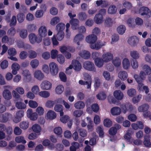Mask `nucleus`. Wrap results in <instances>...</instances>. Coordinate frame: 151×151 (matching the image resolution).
<instances>
[{"label":"nucleus","mask_w":151,"mask_h":151,"mask_svg":"<svg viewBox=\"0 0 151 151\" xmlns=\"http://www.w3.org/2000/svg\"><path fill=\"white\" fill-rule=\"evenodd\" d=\"M120 107L124 114H126L127 111L131 112L135 109V107L129 103L122 104L121 105Z\"/></svg>","instance_id":"f257e3e1"},{"label":"nucleus","mask_w":151,"mask_h":151,"mask_svg":"<svg viewBox=\"0 0 151 151\" xmlns=\"http://www.w3.org/2000/svg\"><path fill=\"white\" fill-rule=\"evenodd\" d=\"M83 66L86 70L93 72L96 71V69L93 62L89 61H86L83 63Z\"/></svg>","instance_id":"f03ea898"},{"label":"nucleus","mask_w":151,"mask_h":151,"mask_svg":"<svg viewBox=\"0 0 151 151\" xmlns=\"http://www.w3.org/2000/svg\"><path fill=\"white\" fill-rule=\"evenodd\" d=\"M50 72L52 76L57 75L59 72L58 65L54 62H51L49 64Z\"/></svg>","instance_id":"7ed1b4c3"},{"label":"nucleus","mask_w":151,"mask_h":151,"mask_svg":"<svg viewBox=\"0 0 151 151\" xmlns=\"http://www.w3.org/2000/svg\"><path fill=\"white\" fill-rule=\"evenodd\" d=\"M139 42V39L136 36L129 37L127 41L128 44L132 47H136Z\"/></svg>","instance_id":"20e7f679"},{"label":"nucleus","mask_w":151,"mask_h":151,"mask_svg":"<svg viewBox=\"0 0 151 151\" xmlns=\"http://www.w3.org/2000/svg\"><path fill=\"white\" fill-rule=\"evenodd\" d=\"M22 74L23 76V81L26 83L30 82L32 80V76L29 71L27 69L23 70Z\"/></svg>","instance_id":"39448f33"},{"label":"nucleus","mask_w":151,"mask_h":151,"mask_svg":"<svg viewBox=\"0 0 151 151\" xmlns=\"http://www.w3.org/2000/svg\"><path fill=\"white\" fill-rule=\"evenodd\" d=\"M112 53L110 52H107L104 53L101 56V58L105 63L110 62L113 58Z\"/></svg>","instance_id":"423d86ee"},{"label":"nucleus","mask_w":151,"mask_h":151,"mask_svg":"<svg viewBox=\"0 0 151 151\" xmlns=\"http://www.w3.org/2000/svg\"><path fill=\"white\" fill-rule=\"evenodd\" d=\"M146 75H147L144 71L141 70L140 72L139 76L137 74H135L134 78L137 83H140L145 79Z\"/></svg>","instance_id":"0eeeda50"},{"label":"nucleus","mask_w":151,"mask_h":151,"mask_svg":"<svg viewBox=\"0 0 151 151\" xmlns=\"http://www.w3.org/2000/svg\"><path fill=\"white\" fill-rule=\"evenodd\" d=\"M139 13L142 16L146 15L148 18L151 16V11L147 7L143 6L141 7Z\"/></svg>","instance_id":"6e6552de"},{"label":"nucleus","mask_w":151,"mask_h":151,"mask_svg":"<svg viewBox=\"0 0 151 151\" xmlns=\"http://www.w3.org/2000/svg\"><path fill=\"white\" fill-rule=\"evenodd\" d=\"M41 89L43 90H50L52 87V84L50 82L44 80L43 81L40 85Z\"/></svg>","instance_id":"1a4fd4ad"},{"label":"nucleus","mask_w":151,"mask_h":151,"mask_svg":"<svg viewBox=\"0 0 151 151\" xmlns=\"http://www.w3.org/2000/svg\"><path fill=\"white\" fill-rule=\"evenodd\" d=\"M33 76L35 79L40 81L43 80L45 78L44 73L39 70H35L33 73Z\"/></svg>","instance_id":"9d476101"},{"label":"nucleus","mask_w":151,"mask_h":151,"mask_svg":"<svg viewBox=\"0 0 151 151\" xmlns=\"http://www.w3.org/2000/svg\"><path fill=\"white\" fill-rule=\"evenodd\" d=\"M27 117L31 120L35 121L37 119L38 115L36 112H33L32 109H28L27 111Z\"/></svg>","instance_id":"9b49d317"},{"label":"nucleus","mask_w":151,"mask_h":151,"mask_svg":"<svg viewBox=\"0 0 151 151\" xmlns=\"http://www.w3.org/2000/svg\"><path fill=\"white\" fill-rule=\"evenodd\" d=\"M12 116L8 113L0 115V122H6L12 118Z\"/></svg>","instance_id":"f8f14e48"},{"label":"nucleus","mask_w":151,"mask_h":151,"mask_svg":"<svg viewBox=\"0 0 151 151\" xmlns=\"http://www.w3.org/2000/svg\"><path fill=\"white\" fill-rule=\"evenodd\" d=\"M97 39V36L93 34H90L86 36L85 40L86 42L91 44L96 42Z\"/></svg>","instance_id":"ddd939ff"},{"label":"nucleus","mask_w":151,"mask_h":151,"mask_svg":"<svg viewBox=\"0 0 151 151\" xmlns=\"http://www.w3.org/2000/svg\"><path fill=\"white\" fill-rule=\"evenodd\" d=\"M38 32L39 36L45 37L47 35V29L46 27L45 26H40L38 29Z\"/></svg>","instance_id":"4468645a"},{"label":"nucleus","mask_w":151,"mask_h":151,"mask_svg":"<svg viewBox=\"0 0 151 151\" xmlns=\"http://www.w3.org/2000/svg\"><path fill=\"white\" fill-rule=\"evenodd\" d=\"M138 83V84L137 86V89L139 92L145 91L146 94L149 93V89L147 86L144 85L142 82Z\"/></svg>","instance_id":"2eb2a0df"},{"label":"nucleus","mask_w":151,"mask_h":151,"mask_svg":"<svg viewBox=\"0 0 151 151\" xmlns=\"http://www.w3.org/2000/svg\"><path fill=\"white\" fill-rule=\"evenodd\" d=\"M71 65L73 68L76 71H79L81 69V65L78 60H72Z\"/></svg>","instance_id":"dca6fc26"},{"label":"nucleus","mask_w":151,"mask_h":151,"mask_svg":"<svg viewBox=\"0 0 151 151\" xmlns=\"http://www.w3.org/2000/svg\"><path fill=\"white\" fill-rule=\"evenodd\" d=\"M69 22L73 30L77 29L79 27V21L76 19H71Z\"/></svg>","instance_id":"f3484780"},{"label":"nucleus","mask_w":151,"mask_h":151,"mask_svg":"<svg viewBox=\"0 0 151 151\" xmlns=\"http://www.w3.org/2000/svg\"><path fill=\"white\" fill-rule=\"evenodd\" d=\"M131 127L134 130H137L138 129H143L144 127V125L142 122L138 121L136 123L132 124Z\"/></svg>","instance_id":"a211bd4d"},{"label":"nucleus","mask_w":151,"mask_h":151,"mask_svg":"<svg viewBox=\"0 0 151 151\" xmlns=\"http://www.w3.org/2000/svg\"><path fill=\"white\" fill-rule=\"evenodd\" d=\"M113 95L115 98L118 100H121L124 97L123 93L120 90L115 91L114 92Z\"/></svg>","instance_id":"6ab92c4d"},{"label":"nucleus","mask_w":151,"mask_h":151,"mask_svg":"<svg viewBox=\"0 0 151 151\" xmlns=\"http://www.w3.org/2000/svg\"><path fill=\"white\" fill-rule=\"evenodd\" d=\"M12 69V73L14 75H16L17 73V71L19 70L20 66L17 63H13L11 67Z\"/></svg>","instance_id":"aec40b11"},{"label":"nucleus","mask_w":151,"mask_h":151,"mask_svg":"<svg viewBox=\"0 0 151 151\" xmlns=\"http://www.w3.org/2000/svg\"><path fill=\"white\" fill-rule=\"evenodd\" d=\"M84 38V36L82 34L78 33L76 34L74 38L73 41L76 43L78 45H80V42L82 41Z\"/></svg>","instance_id":"412c9836"},{"label":"nucleus","mask_w":151,"mask_h":151,"mask_svg":"<svg viewBox=\"0 0 151 151\" xmlns=\"http://www.w3.org/2000/svg\"><path fill=\"white\" fill-rule=\"evenodd\" d=\"M97 6H100L101 8H106L109 5V2L105 0H97L96 1Z\"/></svg>","instance_id":"4be33fe9"},{"label":"nucleus","mask_w":151,"mask_h":151,"mask_svg":"<svg viewBox=\"0 0 151 151\" xmlns=\"http://www.w3.org/2000/svg\"><path fill=\"white\" fill-rule=\"evenodd\" d=\"M56 117V113L52 110H50L47 112L45 116L47 119L53 120Z\"/></svg>","instance_id":"5701e85b"},{"label":"nucleus","mask_w":151,"mask_h":151,"mask_svg":"<svg viewBox=\"0 0 151 151\" xmlns=\"http://www.w3.org/2000/svg\"><path fill=\"white\" fill-rule=\"evenodd\" d=\"M110 112L112 115L117 116L121 114V109L119 107L115 106L112 107L111 109Z\"/></svg>","instance_id":"b1692460"},{"label":"nucleus","mask_w":151,"mask_h":151,"mask_svg":"<svg viewBox=\"0 0 151 151\" xmlns=\"http://www.w3.org/2000/svg\"><path fill=\"white\" fill-rule=\"evenodd\" d=\"M31 129L34 132L38 134L39 135L40 134L42 128L39 124H35L33 125L32 126Z\"/></svg>","instance_id":"393cba45"},{"label":"nucleus","mask_w":151,"mask_h":151,"mask_svg":"<svg viewBox=\"0 0 151 151\" xmlns=\"http://www.w3.org/2000/svg\"><path fill=\"white\" fill-rule=\"evenodd\" d=\"M79 55L83 58L86 59H88L91 56V54L89 52L86 50L81 51L79 53Z\"/></svg>","instance_id":"a878e982"},{"label":"nucleus","mask_w":151,"mask_h":151,"mask_svg":"<svg viewBox=\"0 0 151 151\" xmlns=\"http://www.w3.org/2000/svg\"><path fill=\"white\" fill-rule=\"evenodd\" d=\"M63 107L62 105L57 104L55 106L54 110L55 111L60 113V116H62L64 115V114L63 112Z\"/></svg>","instance_id":"bb28decb"},{"label":"nucleus","mask_w":151,"mask_h":151,"mask_svg":"<svg viewBox=\"0 0 151 151\" xmlns=\"http://www.w3.org/2000/svg\"><path fill=\"white\" fill-rule=\"evenodd\" d=\"M74 106L76 109L80 110L84 108L85 104L83 101H78L74 104Z\"/></svg>","instance_id":"cd10ccee"},{"label":"nucleus","mask_w":151,"mask_h":151,"mask_svg":"<svg viewBox=\"0 0 151 151\" xmlns=\"http://www.w3.org/2000/svg\"><path fill=\"white\" fill-rule=\"evenodd\" d=\"M118 77L122 80L124 81L127 78L128 75L124 71H120L118 74Z\"/></svg>","instance_id":"c85d7f7f"},{"label":"nucleus","mask_w":151,"mask_h":151,"mask_svg":"<svg viewBox=\"0 0 151 151\" xmlns=\"http://www.w3.org/2000/svg\"><path fill=\"white\" fill-rule=\"evenodd\" d=\"M2 94L3 97L6 99L9 100L12 98L11 93L8 90H4L3 91Z\"/></svg>","instance_id":"c756f323"},{"label":"nucleus","mask_w":151,"mask_h":151,"mask_svg":"<svg viewBox=\"0 0 151 151\" xmlns=\"http://www.w3.org/2000/svg\"><path fill=\"white\" fill-rule=\"evenodd\" d=\"M94 20L97 24H101L103 21V17L101 14H97L95 15Z\"/></svg>","instance_id":"7c9ffc66"},{"label":"nucleus","mask_w":151,"mask_h":151,"mask_svg":"<svg viewBox=\"0 0 151 151\" xmlns=\"http://www.w3.org/2000/svg\"><path fill=\"white\" fill-rule=\"evenodd\" d=\"M78 19L81 21H84L88 17V15L84 12H80L77 15Z\"/></svg>","instance_id":"2f4dec72"},{"label":"nucleus","mask_w":151,"mask_h":151,"mask_svg":"<svg viewBox=\"0 0 151 151\" xmlns=\"http://www.w3.org/2000/svg\"><path fill=\"white\" fill-rule=\"evenodd\" d=\"M149 108V106L148 104H145L139 106L137 109L139 112H144L147 110Z\"/></svg>","instance_id":"473e14b6"},{"label":"nucleus","mask_w":151,"mask_h":151,"mask_svg":"<svg viewBox=\"0 0 151 151\" xmlns=\"http://www.w3.org/2000/svg\"><path fill=\"white\" fill-rule=\"evenodd\" d=\"M129 55L134 60L137 59L139 58V53L136 50H133L130 51Z\"/></svg>","instance_id":"72a5a7b5"},{"label":"nucleus","mask_w":151,"mask_h":151,"mask_svg":"<svg viewBox=\"0 0 151 151\" xmlns=\"http://www.w3.org/2000/svg\"><path fill=\"white\" fill-rule=\"evenodd\" d=\"M123 67L124 69L127 70L130 67V64L129 60L127 58H124L122 61Z\"/></svg>","instance_id":"f704fd0d"},{"label":"nucleus","mask_w":151,"mask_h":151,"mask_svg":"<svg viewBox=\"0 0 151 151\" xmlns=\"http://www.w3.org/2000/svg\"><path fill=\"white\" fill-rule=\"evenodd\" d=\"M117 11V9L114 5H111L108 8V13L109 14H115Z\"/></svg>","instance_id":"c9c22d12"},{"label":"nucleus","mask_w":151,"mask_h":151,"mask_svg":"<svg viewBox=\"0 0 151 151\" xmlns=\"http://www.w3.org/2000/svg\"><path fill=\"white\" fill-rule=\"evenodd\" d=\"M39 60L36 59L32 60L30 63V65L33 69L36 68L39 66Z\"/></svg>","instance_id":"e433bc0d"},{"label":"nucleus","mask_w":151,"mask_h":151,"mask_svg":"<svg viewBox=\"0 0 151 151\" xmlns=\"http://www.w3.org/2000/svg\"><path fill=\"white\" fill-rule=\"evenodd\" d=\"M19 35L20 37L22 39H26L28 35V32L26 29H23L19 31Z\"/></svg>","instance_id":"4c0bfd02"},{"label":"nucleus","mask_w":151,"mask_h":151,"mask_svg":"<svg viewBox=\"0 0 151 151\" xmlns=\"http://www.w3.org/2000/svg\"><path fill=\"white\" fill-rule=\"evenodd\" d=\"M150 136L148 135H146L144 137L143 143L146 147H150L151 145L150 142Z\"/></svg>","instance_id":"58836bf2"},{"label":"nucleus","mask_w":151,"mask_h":151,"mask_svg":"<svg viewBox=\"0 0 151 151\" xmlns=\"http://www.w3.org/2000/svg\"><path fill=\"white\" fill-rule=\"evenodd\" d=\"M94 62L95 65L99 68L103 67L104 63L102 58H101L96 59Z\"/></svg>","instance_id":"ea45409f"},{"label":"nucleus","mask_w":151,"mask_h":151,"mask_svg":"<svg viewBox=\"0 0 151 151\" xmlns=\"http://www.w3.org/2000/svg\"><path fill=\"white\" fill-rule=\"evenodd\" d=\"M83 76L85 80H87L88 82V86L87 87L88 89L90 88L91 83V78L90 75L87 73H85L84 74Z\"/></svg>","instance_id":"a19ab883"},{"label":"nucleus","mask_w":151,"mask_h":151,"mask_svg":"<svg viewBox=\"0 0 151 151\" xmlns=\"http://www.w3.org/2000/svg\"><path fill=\"white\" fill-rule=\"evenodd\" d=\"M114 23V20L110 17H107L104 21V24L106 27H109L111 26Z\"/></svg>","instance_id":"79ce46f5"},{"label":"nucleus","mask_w":151,"mask_h":151,"mask_svg":"<svg viewBox=\"0 0 151 151\" xmlns=\"http://www.w3.org/2000/svg\"><path fill=\"white\" fill-rule=\"evenodd\" d=\"M96 132L99 134V136L103 137L104 134V128L102 126H99L97 127L96 129Z\"/></svg>","instance_id":"37998d69"},{"label":"nucleus","mask_w":151,"mask_h":151,"mask_svg":"<svg viewBox=\"0 0 151 151\" xmlns=\"http://www.w3.org/2000/svg\"><path fill=\"white\" fill-rule=\"evenodd\" d=\"M142 70L144 71L147 75H150L151 74V68L149 65H144L142 67Z\"/></svg>","instance_id":"c03bdc74"},{"label":"nucleus","mask_w":151,"mask_h":151,"mask_svg":"<svg viewBox=\"0 0 151 151\" xmlns=\"http://www.w3.org/2000/svg\"><path fill=\"white\" fill-rule=\"evenodd\" d=\"M64 89V87L62 85H59L56 87L55 92L57 94H60L63 93Z\"/></svg>","instance_id":"a18cd8bd"},{"label":"nucleus","mask_w":151,"mask_h":151,"mask_svg":"<svg viewBox=\"0 0 151 151\" xmlns=\"http://www.w3.org/2000/svg\"><path fill=\"white\" fill-rule=\"evenodd\" d=\"M83 114V111L77 109L73 111V115L75 118H79Z\"/></svg>","instance_id":"49530a36"},{"label":"nucleus","mask_w":151,"mask_h":151,"mask_svg":"<svg viewBox=\"0 0 151 151\" xmlns=\"http://www.w3.org/2000/svg\"><path fill=\"white\" fill-rule=\"evenodd\" d=\"M29 122L28 121H23L19 124L20 128L23 129H27L29 127Z\"/></svg>","instance_id":"de8ad7c7"},{"label":"nucleus","mask_w":151,"mask_h":151,"mask_svg":"<svg viewBox=\"0 0 151 151\" xmlns=\"http://www.w3.org/2000/svg\"><path fill=\"white\" fill-rule=\"evenodd\" d=\"M117 30L119 34L122 35L125 33L126 30V28L124 25H121L117 27Z\"/></svg>","instance_id":"09e8293b"},{"label":"nucleus","mask_w":151,"mask_h":151,"mask_svg":"<svg viewBox=\"0 0 151 151\" xmlns=\"http://www.w3.org/2000/svg\"><path fill=\"white\" fill-rule=\"evenodd\" d=\"M38 95L41 97L46 98L49 97L50 96V92L45 91H41L39 93Z\"/></svg>","instance_id":"8fccbe9b"},{"label":"nucleus","mask_w":151,"mask_h":151,"mask_svg":"<svg viewBox=\"0 0 151 151\" xmlns=\"http://www.w3.org/2000/svg\"><path fill=\"white\" fill-rule=\"evenodd\" d=\"M44 12L43 10H38L36 11L35 13V16L37 18H41L43 17Z\"/></svg>","instance_id":"3c124183"},{"label":"nucleus","mask_w":151,"mask_h":151,"mask_svg":"<svg viewBox=\"0 0 151 151\" xmlns=\"http://www.w3.org/2000/svg\"><path fill=\"white\" fill-rule=\"evenodd\" d=\"M62 101L63 104L65 108L68 110H70L71 109L70 105L68 103V102H66L64 100H62V99H58L57 100L58 103H60V101Z\"/></svg>","instance_id":"603ef678"},{"label":"nucleus","mask_w":151,"mask_h":151,"mask_svg":"<svg viewBox=\"0 0 151 151\" xmlns=\"http://www.w3.org/2000/svg\"><path fill=\"white\" fill-rule=\"evenodd\" d=\"M60 21V18L58 17H55L52 18L50 22V24L52 26H54Z\"/></svg>","instance_id":"864d4df0"},{"label":"nucleus","mask_w":151,"mask_h":151,"mask_svg":"<svg viewBox=\"0 0 151 151\" xmlns=\"http://www.w3.org/2000/svg\"><path fill=\"white\" fill-rule=\"evenodd\" d=\"M15 106L16 107L19 109H24L26 108V105L23 102L21 101H17L16 103Z\"/></svg>","instance_id":"5fc2aeb1"},{"label":"nucleus","mask_w":151,"mask_h":151,"mask_svg":"<svg viewBox=\"0 0 151 151\" xmlns=\"http://www.w3.org/2000/svg\"><path fill=\"white\" fill-rule=\"evenodd\" d=\"M28 57L30 59H34L37 57V53L33 50H29L28 51Z\"/></svg>","instance_id":"6e6d98bb"},{"label":"nucleus","mask_w":151,"mask_h":151,"mask_svg":"<svg viewBox=\"0 0 151 151\" xmlns=\"http://www.w3.org/2000/svg\"><path fill=\"white\" fill-rule=\"evenodd\" d=\"M15 141L19 143L25 144L26 142V141L24 139V137L22 136H19L16 137L15 138Z\"/></svg>","instance_id":"4d7b16f0"},{"label":"nucleus","mask_w":151,"mask_h":151,"mask_svg":"<svg viewBox=\"0 0 151 151\" xmlns=\"http://www.w3.org/2000/svg\"><path fill=\"white\" fill-rule=\"evenodd\" d=\"M35 110V112H36L39 116H41L43 115L45 112L44 108L41 106H39L37 107Z\"/></svg>","instance_id":"13d9d810"},{"label":"nucleus","mask_w":151,"mask_h":151,"mask_svg":"<svg viewBox=\"0 0 151 151\" xmlns=\"http://www.w3.org/2000/svg\"><path fill=\"white\" fill-rule=\"evenodd\" d=\"M29 40L30 43L32 44H34L36 42V35L34 33H31L28 36Z\"/></svg>","instance_id":"bf43d9fd"},{"label":"nucleus","mask_w":151,"mask_h":151,"mask_svg":"<svg viewBox=\"0 0 151 151\" xmlns=\"http://www.w3.org/2000/svg\"><path fill=\"white\" fill-rule=\"evenodd\" d=\"M79 147V145L78 142H73L70 148V151H76Z\"/></svg>","instance_id":"052dcab7"},{"label":"nucleus","mask_w":151,"mask_h":151,"mask_svg":"<svg viewBox=\"0 0 151 151\" xmlns=\"http://www.w3.org/2000/svg\"><path fill=\"white\" fill-rule=\"evenodd\" d=\"M42 70L45 73L48 74L50 73V69L48 65L46 64H43L42 67Z\"/></svg>","instance_id":"680f3d73"},{"label":"nucleus","mask_w":151,"mask_h":151,"mask_svg":"<svg viewBox=\"0 0 151 151\" xmlns=\"http://www.w3.org/2000/svg\"><path fill=\"white\" fill-rule=\"evenodd\" d=\"M103 123L104 126L107 127H109L112 126V122L110 119L106 118L104 120Z\"/></svg>","instance_id":"e2e57ef3"},{"label":"nucleus","mask_w":151,"mask_h":151,"mask_svg":"<svg viewBox=\"0 0 151 151\" xmlns=\"http://www.w3.org/2000/svg\"><path fill=\"white\" fill-rule=\"evenodd\" d=\"M112 63L116 67H119L121 64L120 59L118 57H115L112 60Z\"/></svg>","instance_id":"0e129e2a"},{"label":"nucleus","mask_w":151,"mask_h":151,"mask_svg":"<svg viewBox=\"0 0 151 151\" xmlns=\"http://www.w3.org/2000/svg\"><path fill=\"white\" fill-rule=\"evenodd\" d=\"M127 93L129 96L132 97L136 94V91L134 88H130L127 90Z\"/></svg>","instance_id":"69168bd1"},{"label":"nucleus","mask_w":151,"mask_h":151,"mask_svg":"<svg viewBox=\"0 0 151 151\" xmlns=\"http://www.w3.org/2000/svg\"><path fill=\"white\" fill-rule=\"evenodd\" d=\"M77 130L79 132V135L83 137H84L86 136L87 132L85 129H83L78 128L77 129Z\"/></svg>","instance_id":"338daca9"},{"label":"nucleus","mask_w":151,"mask_h":151,"mask_svg":"<svg viewBox=\"0 0 151 151\" xmlns=\"http://www.w3.org/2000/svg\"><path fill=\"white\" fill-rule=\"evenodd\" d=\"M57 60L58 62L60 64H63L65 61V58L62 54L58 55L57 56Z\"/></svg>","instance_id":"774afa93"}]
</instances>
